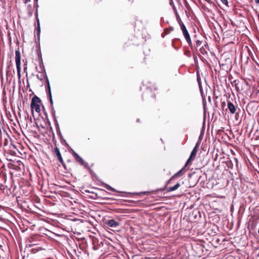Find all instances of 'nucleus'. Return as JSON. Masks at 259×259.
<instances>
[{
	"instance_id": "obj_20",
	"label": "nucleus",
	"mask_w": 259,
	"mask_h": 259,
	"mask_svg": "<svg viewBox=\"0 0 259 259\" xmlns=\"http://www.w3.org/2000/svg\"><path fill=\"white\" fill-rule=\"evenodd\" d=\"M23 3L25 4L30 1V0H23Z\"/></svg>"
},
{
	"instance_id": "obj_19",
	"label": "nucleus",
	"mask_w": 259,
	"mask_h": 259,
	"mask_svg": "<svg viewBox=\"0 0 259 259\" xmlns=\"http://www.w3.org/2000/svg\"><path fill=\"white\" fill-rule=\"evenodd\" d=\"M198 148V147L195 146V147H194V148L193 149V151H194L197 152Z\"/></svg>"
},
{
	"instance_id": "obj_1",
	"label": "nucleus",
	"mask_w": 259,
	"mask_h": 259,
	"mask_svg": "<svg viewBox=\"0 0 259 259\" xmlns=\"http://www.w3.org/2000/svg\"><path fill=\"white\" fill-rule=\"evenodd\" d=\"M40 102L41 101L38 97L35 96L32 98L30 105L32 112H33L34 110L37 113L40 112V107L39 104Z\"/></svg>"
},
{
	"instance_id": "obj_15",
	"label": "nucleus",
	"mask_w": 259,
	"mask_h": 259,
	"mask_svg": "<svg viewBox=\"0 0 259 259\" xmlns=\"http://www.w3.org/2000/svg\"><path fill=\"white\" fill-rule=\"evenodd\" d=\"M222 3L227 6H228V2L227 0H221Z\"/></svg>"
},
{
	"instance_id": "obj_22",
	"label": "nucleus",
	"mask_w": 259,
	"mask_h": 259,
	"mask_svg": "<svg viewBox=\"0 0 259 259\" xmlns=\"http://www.w3.org/2000/svg\"><path fill=\"white\" fill-rule=\"evenodd\" d=\"M236 82H237V80L234 81V83H235V85L236 88L238 89V87H237V83H236Z\"/></svg>"
},
{
	"instance_id": "obj_11",
	"label": "nucleus",
	"mask_w": 259,
	"mask_h": 259,
	"mask_svg": "<svg viewBox=\"0 0 259 259\" xmlns=\"http://www.w3.org/2000/svg\"><path fill=\"white\" fill-rule=\"evenodd\" d=\"M183 170H184V168H182L181 170H180L179 171H178L176 174H175L173 176V177L171 178V179L175 178V177H180V176L183 175Z\"/></svg>"
},
{
	"instance_id": "obj_21",
	"label": "nucleus",
	"mask_w": 259,
	"mask_h": 259,
	"mask_svg": "<svg viewBox=\"0 0 259 259\" xmlns=\"http://www.w3.org/2000/svg\"><path fill=\"white\" fill-rule=\"evenodd\" d=\"M37 31H38V33H39V32H40V26H39V23H38Z\"/></svg>"
},
{
	"instance_id": "obj_16",
	"label": "nucleus",
	"mask_w": 259,
	"mask_h": 259,
	"mask_svg": "<svg viewBox=\"0 0 259 259\" xmlns=\"http://www.w3.org/2000/svg\"><path fill=\"white\" fill-rule=\"evenodd\" d=\"M201 44V41L198 40L196 41V45L197 47L200 46Z\"/></svg>"
},
{
	"instance_id": "obj_10",
	"label": "nucleus",
	"mask_w": 259,
	"mask_h": 259,
	"mask_svg": "<svg viewBox=\"0 0 259 259\" xmlns=\"http://www.w3.org/2000/svg\"><path fill=\"white\" fill-rule=\"evenodd\" d=\"M48 94H49V96L50 102L51 105H53V99H52V94H51V88L50 86L49 81H48Z\"/></svg>"
},
{
	"instance_id": "obj_7",
	"label": "nucleus",
	"mask_w": 259,
	"mask_h": 259,
	"mask_svg": "<svg viewBox=\"0 0 259 259\" xmlns=\"http://www.w3.org/2000/svg\"><path fill=\"white\" fill-rule=\"evenodd\" d=\"M196 154H197L196 152L192 150V151L191 153L189 158H188V159L187 160V161L186 162L185 166H187L190 162H191L192 160H193L194 159V158L196 155Z\"/></svg>"
},
{
	"instance_id": "obj_28",
	"label": "nucleus",
	"mask_w": 259,
	"mask_h": 259,
	"mask_svg": "<svg viewBox=\"0 0 259 259\" xmlns=\"http://www.w3.org/2000/svg\"><path fill=\"white\" fill-rule=\"evenodd\" d=\"M258 233L259 234V228H258Z\"/></svg>"
},
{
	"instance_id": "obj_8",
	"label": "nucleus",
	"mask_w": 259,
	"mask_h": 259,
	"mask_svg": "<svg viewBox=\"0 0 259 259\" xmlns=\"http://www.w3.org/2000/svg\"><path fill=\"white\" fill-rule=\"evenodd\" d=\"M109 227L115 228L119 225V223L114 220H108L106 223Z\"/></svg>"
},
{
	"instance_id": "obj_26",
	"label": "nucleus",
	"mask_w": 259,
	"mask_h": 259,
	"mask_svg": "<svg viewBox=\"0 0 259 259\" xmlns=\"http://www.w3.org/2000/svg\"><path fill=\"white\" fill-rule=\"evenodd\" d=\"M235 160L237 162V159L236 158H234Z\"/></svg>"
},
{
	"instance_id": "obj_5",
	"label": "nucleus",
	"mask_w": 259,
	"mask_h": 259,
	"mask_svg": "<svg viewBox=\"0 0 259 259\" xmlns=\"http://www.w3.org/2000/svg\"><path fill=\"white\" fill-rule=\"evenodd\" d=\"M227 106L231 114L235 113L236 111V108L232 102H231L230 101H228L227 103Z\"/></svg>"
},
{
	"instance_id": "obj_24",
	"label": "nucleus",
	"mask_w": 259,
	"mask_h": 259,
	"mask_svg": "<svg viewBox=\"0 0 259 259\" xmlns=\"http://www.w3.org/2000/svg\"><path fill=\"white\" fill-rule=\"evenodd\" d=\"M255 3L259 4V0H254Z\"/></svg>"
},
{
	"instance_id": "obj_29",
	"label": "nucleus",
	"mask_w": 259,
	"mask_h": 259,
	"mask_svg": "<svg viewBox=\"0 0 259 259\" xmlns=\"http://www.w3.org/2000/svg\"><path fill=\"white\" fill-rule=\"evenodd\" d=\"M35 1H37L38 0H35Z\"/></svg>"
},
{
	"instance_id": "obj_23",
	"label": "nucleus",
	"mask_w": 259,
	"mask_h": 259,
	"mask_svg": "<svg viewBox=\"0 0 259 259\" xmlns=\"http://www.w3.org/2000/svg\"><path fill=\"white\" fill-rule=\"evenodd\" d=\"M36 77H37V78L38 79H39V80H42V79L41 78H40V76H39V75H36Z\"/></svg>"
},
{
	"instance_id": "obj_3",
	"label": "nucleus",
	"mask_w": 259,
	"mask_h": 259,
	"mask_svg": "<svg viewBox=\"0 0 259 259\" xmlns=\"http://www.w3.org/2000/svg\"><path fill=\"white\" fill-rule=\"evenodd\" d=\"M15 61L16 67L21 66V54L19 49L15 51Z\"/></svg>"
},
{
	"instance_id": "obj_25",
	"label": "nucleus",
	"mask_w": 259,
	"mask_h": 259,
	"mask_svg": "<svg viewBox=\"0 0 259 259\" xmlns=\"http://www.w3.org/2000/svg\"><path fill=\"white\" fill-rule=\"evenodd\" d=\"M207 2L211 3V0H205Z\"/></svg>"
},
{
	"instance_id": "obj_6",
	"label": "nucleus",
	"mask_w": 259,
	"mask_h": 259,
	"mask_svg": "<svg viewBox=\"0 0 259 259\" xmlns=\"http://www.w3.org/2000/svg\"><path fill=\"white\" fill-rule=\"evenodd\" d=\"M182 32L186 40L187 41L189 45L191 46L192 45V42L188 30L183 31Z\"/></svg>"
},
{
	"instance_id": "obj_9",
	"label": "nucleus",
	"mask_w": 259,
	"mask_h": 259,
	"mask_svg": "<svg viewBox=\"0 0 259 259\" xmlns=\"http://www.w3.org/2000/svg\"><path fill=\"white\" fill-rule=\"evenodd\" d=\"M180 183H177L175 186L172 187H169L167 188V191L168 192H171L176 190L178 189V188L180 187Z\"/></svg>"
},
{
	"instance_id": "obj_14",
	"label": "nucleus",
	"mask_w": 259,
	"mask_h": 259,
	"mask_svg": "<svg viewBox=\"0 0 259 259\" xmlns=\"http://www.w3.org/2000/svg\"><path fill=\"white\" fill-rule=\"evenodd\" d=\"M16 68H17L18 77L19 78H20V77H21V66H18V67H16Z\"/></svg>"
},
{
	"instance_id": "obj_18",
	"label": "nucleus",
	"mask_w": 259,
	"mask_h": 259,
	"mask_svg": "<svg viewBox=\"0 0 259 259\" xmlns=\"http://www.w3.org/2000/svg\"><path fill=\"white\" fill-rule=\"evenodd\" d=\"M198 148V147L195 146V147H194V148L193 149V151H194L197 152Z\"/></svg>"
},
{
	"instance_id": "obj_4",
	"label": "nucleus",
	"mask_w": 259,
	"mask_h": 259,
	"mask_svg": "<svg viewBox=\"0 0 259 259\" xmlns=\"http://www.w3.org/2000/svg\"><path fill=\"white\" fill-rule=\"evenodd\" d=\"M55 152L58 157V160L59 161V162L63 165V166L65 167V165L64 162L63 158L61 156V153L60 152L59 149L57 147H56L55 149Z\"/></svg>"
},
{
	"instance_id": "obj_17",
	"label": "nucleus",
	"mask_w": 259,
	"mask_h": 259,
	"mask_svg": "<svg viewBox=\"0 0 259 259\" xmlns=\"http://www.w3.org/2000/svg\"><path fill=\"white\" fill-rule=\"evenodd\" d=\"M200 142H201V140L200 139V138L199 139V140L197 141V143L196 144L195 146H197L199 147V145L200 144Z\"/></svg>"
},
{
	"instance_id": "obj_12",
	"label": "nucleus",
	"mask_w": 259,
	"mask_h": 259,
	"mask_svg": "<svg viewBox=\"0 0 259 259\" xmlns=\"http://www.w3.org/2000/svg\"><path fill=\"white\" fill-rule=\"evenodd\" d=\"M105 188L106 189H107L108 190H110V191H113V192H115L116 191L115 189H114L113 188L111 187L110 186H109V185H108L107 184L105 185Z\"/></svg>"
},
{
	"instance_id": "obj_13",
	"label": "nucleus",
	"mask_w": 259,
	"mask_h": 259,
	"mask_svg": "<svg viewBox=\"0 0 259 259\" xmlns=\"http://www.w3.org/2000/svg\"><path fill=\"white\" fill-rule=\"evenodd\" d=\"M180 25L181 28L182 29V32L187 30L186 26H185V25L183 23H182V22L180 23Z\"/></svg>"
},
{
	"instance_id": "obj_27",
	"label": "nucleus",
	"mask_w": 259,
	"mask_h": 259,
	"mask_svg": "<svg viewBox=\"0 0 259 259\" xmlns=\"http://www.w3.org/2000/svg\"><path fill=\"white\" fill-rule=\"evenodd\" d=\"M26 68H27V67H25L24 68V70H25Z\"/></svg>"
},
{
	"instance_id": "obj_2",
	"label": "nucleus",
	"mask_w": 259,
	"mask_h": 259,
	"mask_svg": "<svg viewBox=\"0 0 259 259\" xmlns=\"http://www.w3.org/2000/svg\"><path fill=\"white\" fill-rule=\"evenodd\" d=\"M72 155L73 157L75 158V160L78 162L81 165L87 167L88 166V164L84 162L82 158L80 157L76 152L74 151L73 152Z\"/></svg>"
}]
</instances>
